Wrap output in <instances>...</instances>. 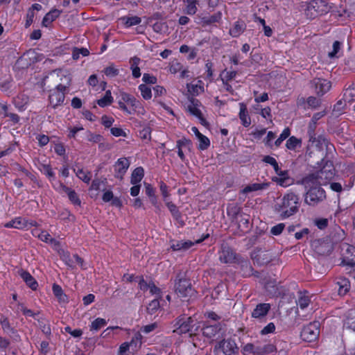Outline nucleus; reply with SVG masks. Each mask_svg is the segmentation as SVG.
<instances>
[{"instance_id":"1","label":"nucleus","mask_w":355,"mask_h":355,"mask_svg":"<svg viewBox=\"0 0 355 355\" xmlns=\"http://www.w3.org/2000/svg\"><path fill=\"white\" fill-rule=\"evenodd\" d=\"M299 206L298 196L293 192H288L277 200L275 207L282 218H287L297 212Z\"/></svg>"},{"instance_id":"2","label":"nucleus","mask_w":355,"mask_h":355,"mask_svg":"<svg viewBox=\"0 0 355 355\" xmlns=\"http://www.w3.org/2000/svg\"><path fill=\"white\" fill-rule=\"evenodd\" d=\"M302 184L307 190L304 202L310 206H315L326 198L325 191L320 186L315 184L313 176H307L302 180Z\"/></svg>"},{"instance_id":"3","label":"nucleus","mask_w":355,"mask_h":355,"mask_svg":"<svg viewBox=\"0 0 355 355\" xmlns=\"http://www.w3.org/2000/svg\"><path fill=\"white\" fill-rule=\"evenodd\" d=\"M329 12H334L333 6L324 0H314L309 2L305 9L308 18L313 19Z\"/></svg>"},{"instance_id":"4","label":"nucleus","mask_w":355,"mask_h":355,"mask_svg":"<svg viewBox=\"0 0 355 355\" xmlns=\"http://www.w3.org/2000/svg\"><path fill=\"white\" fill-rule=\"evenodd\" d=\"M118 105L120 110L127 114L136 112L137 108L140 107V102L132 95L123 91L119 92Z\"/></svg>"},{"instance_id":"5","label":"nucleus","mask_w":355,"mask_h":355,"mask_svg":"<svg viewBox=\"0 0 355 355\" xmlns=\"http://www.w3.org/2000/svg\"><path fill=\"white\" fill-rule=\"evenodd\" d=\"M335 175V170L333 164L327 162L321 170L315 174L310 175L315 179V184L319 186L327 185L333 179Z\"/></svg>"},{"instance_id":"6","label":"nucleus","mask_w":355,"mask_h":355,"mask_svg":"<svg viewBox=\"0 0 355 355\" xmlns=\"http://www.w3.org/2000/svg\"><path fill=\"white\" fill-rule=\"evenodd\" d=\"M51 78L55 82L58 83L56 85L58 89L66 90V89L70 85L71 80V73L67 69H56L53 71L50 74Z\"/></svg>"},{"instance_id":"7","label":"nucleus","mask_w":355,"mask_h":355,"mask_svg":"<svg viewBox=\"0 0 355 355\" xmlns=\"http://www.w3.org/2000/svg\"><path fill=\"white\" fill-rule=\"evenodd\" d=\"M319 327L320 323L317 321L311 322L305 326L301 332L302 340L306 342L315 341L320 334Z\"/></svg>"},{"instance_id":"8","label":"nucleus","mask_w":355,"mask_h":355,"mask_svg":"<svg viewBox=\"0 0 355 355\" xmlns=\"http://www.w3.org/2000/svg\"><path fill=\"white\" fill-rule=\"evenodd\" d=\"M175 290L178 296L180 298H187L193 294V290L187 279H179L175 284Z\"/></svg>"},{"instance_id":"9","label":"nucleus","mask_w":355,"mask_h":355,"mask_svg":"<svg viewBox=\"0 0 355 355\" xmlns=\"http://www.w3.org/2000/svg\"><path fill=\"white\" fill-rule=\"evenodd\" d=\"M141 345V336L137 334L130 343H122L119 349L118 355H127V352L131 349L132 352L137 350Z\"/></svg>"},{"instance_id":"10","label":"nucleus","mask_w":355,"mask_h":355,"mask_svg":"<svg viewBox=\"0 0 355 355\" xmlns=\"http://www.w3.org/2000/svg\"><path fill=\"white\" fill-rule=\"evenodd\" d=\"M275 173L277 176L273 177L272 180L282 187H287L294 183V180L290 177L288 171L286 170L282 171L278 168Z\"/></svg>"},{"instance_id":"11","label":"nucleus","mask_w":355,"mask_h":355,"mask_svg":"<svg viewBox=\"0 0 355 355\" xmlns=\"http://www.w3.org/2000/svg\"><path fill=\"white\" fill-rule=\"evenodd\" d=\"M201 107L202 104L200 101L193 97H189L188 102L184 105L186 111L199 119H202Z\"/></svg>"},{"instance_id":"12","label":"nucleus","mask_w":355,"mask_h":355,"mask_svg":"<svg viewBox=\"0 0 355 355\" xmlns=\"http://www.w3.org/2000/svg\"><path fill=\"white\" fill-rule=\"evenodd\" d=\"M130 161L126 157H121L115 162L114 165V176L122 180L130 166Z\"/></svg>"},{"instance_id":"13","label":"nucleus","mask_w":355,"mask_h":355,"mask_svg":"<svg viewBox=\"0 0 355 355\" xmlns=\"http://www.w3.org/2000/svg\"><path fill=\"white\" fill-rule=\"evenodd\" d=\"M192 322L191 317L187 318L184 317L178 318L175 324L177 327L173 330V332L180 335L188 333L191 329Z\"/></svg>"},{"instance_id":"14","label":"nucleus","mask_w":355,"mask_h":355,"mask_svg":"<svg viewBox=\"0 0 355 355\" xmlns=\"http://www.w3.org/2000/svg\"><path fill=\"white\" fill-rule=\"evenodd\" d=\"M208 236V234L202 239H197L195 242L191 241H173L171 244V248L174 251L187 250L189 249L194 243H199L202 241L205 238Z\"/></svg>"},{"instance_id":"15","label":"nucleus","mask_w":355,"mask_h":355,"mask_svg":"<svg viewBox=\"0 0 355 355\" xmlns=\"http://www.w3.org/2000/svg\"><path fill=\"white\" fill-rule=\"evenodd\" d=\"M218 347L222 349L225 355H234L238 352V347L234 340H223L218 343Z\"/></svg>"},{"instance_id":"16","label":"nucleus","mask_w":355,"mask_h":355,"mask_svg":"<svg viewBox=\"0 0 355 355\" xmlns=\"http://www.w3.org/2000/svg\"><path fill=\"white\" fill-rule=\"evenodd\" d=\"M313 85L315 88V91L319 96L324 95L331 88V83L322 78H315L313 81Z\"/></svg>"},{"instance_id":"17","label":"nucleus","mask_w":355,"mask_h":355,"mask_svg":"<svg viewBox=\"0 0 355 355\" xmlns=\"http://www.w3.org/2000/svg\"><path fill=\"white\" fill-rule=\"evenodd\" d=\"M222 17L221 12H218L213 15H198L196 18V22L203 26L211 25L214 23L218 22Z\"/></svg>"},{"instance_id":"18","label":"nucleus","mask_w":355,"mask_h":355,"mask_svg":"<svg viewBox=\"0 0 355 355\" xmlns=\"http://www.w3.org/2000/svg\"><path fill=\"white\" fill-rule=\"evenodd\" d=\"M29 225H34V224L32 222L28 223L25 218L21 217L15 218L3 225V226L7 228H16L19 230L25 229Z\"/></svg>"},{"instance_id":"19","label":"nucleus","mask_w":355,"mask_h":355,"mask_svg":"<svg viewBox=\"0 0 355 355\" xmlns=\"http://www.w3.org/2000/svg\"><path fill=\"white\" fill-rule=\"evenodd\" d=\"M64 91L58 89L57 87L49 95V101L51 105L55 107L64 102Z\"/></svg>"},{"instance_id":"20","label":"nucleus","mask_w":355,"mask_h":355,"mask_svg":"<svg viewBox=\"0 0 355 355\" xmlns=\"http://www.w3.org/2000/svg\"><path fill=\"white\" fill-rule=\"evenodd\" d=\"M235 253L228 247H223L220 252L219 259L225 263H230L235 260Z\"/></svg>"},{"instance_id":"21","label":"nucleus","mask_w":355,"mask_h":355,"mask_svg":"<svg viewBox=\"0 0 355 355\" xmlns=\"http://www.w3.org/2000/svg\"><path fill=\"white\" fill-rule=\"evenodd\" d=\"M188 92L193 96H198L204 92V83L202 80H197L187 85Z\"/></svg>"},{"instance_id":"22","label":"nucleus","mask_w":355,"mask_h":355,"mask_svg":"<svg viewBox=\"0 0 355 355\" xmlns=\"http://www.w3.org/2000/svg\"><path fill=\"white\" fill-rule=\"evenodd\" d=\"M55 188L60 191H63L66 193L69 200L74 205H79L80 204V200L74 191L71 190L69 188L67 187L66 186L63 185L62 183L60 182L58 183V187Z\"/></svg>"},{"instance_id":"23","label":"nucleus","mask_w":355,"mask_h":355,"mask_svg":"<svg viewBox=\"0 0 355 355\" xmlns=\"http://www.w3.org/2000/svg\"><path fill=\"white\" fill-rule=\"evenodd\" d=\"M19 275L32 290L35 291L37 289L38 284L28 272L21 270L19 272Z\"/></svg>"},{"instance_id":"24","label":"nucleus","mask_w":355,"mask_h":355,"mask_svg":"<svg viewBox=\"0 0 355 355\" xmlns=\"http://www.w3.org/2000/svg\"><path fill=\"white\" fill-rule=\"evenodd\" d=\"M270 309V304L262 303L257 305L252 313V316L255 318H260L265 316Z\"/></svg>"},{"instance_id":"25","label":"nucleus","mask_w":355,"mask_h":355,"mask_svg":"<svg viewBox=\"0 0 355 355\" xmlns=\"http://www.w3.org/2000/svg\"><path fill=\"white\" fill-rule=\"evenodd\" d=\"M61 14V11L58 9H53L50 10L42 19V25L45 27H49L51 23L55 21Z\"/></svg>"},{"instance_id":"26","label":"nucleus","mask_w":355,"mask_h":355,"mask_svg":"<svg viewBox=\"0 0 355 355\" xmlns=\"http://www.w3.org/2000/svg\"><path fill=\"white\" fill-rule=\"evenodd\" d=\"M338 293L340 295H345L350 288V283L346 278L340 277L336 283Z\"/></svg>"},{"instance_id":"27","label":"nucleus","mask_w":355,"mask_h":355,"mask_svg":"<svg viewBox=\"0 0 355 355\" xmlns=\"http://www.w3.org/2000/svg\"><path fill=\"white\" fill-rule=\"evenodd\" d=\"M221 329L220 324L214 325H207L202 329V334L209 338H214Z\"/></svg>"},{"instance_id":"28","label":"nucleus","mask_w":355,"mask_h":355,"mask_svg":"<svg viewBox=\"0 0 355 355\" xmlns=\"http://www.w3.org/2000/svg\"><path fill=\"white\" fill-rule=\"evenodd\" d=\"M32 234L34 236L37 237L44 242L51 243L56 242L46 231L35 229L32 231Z\"/></svg>"},{"instance_id":"29","label":"nucleus","mask_w":355,"mask_h":355,"mask_svg":"<svg viewBox=\"0 0 355 355\" xmlns=\"http://www.w3.org/2000/svg\"><path fill=\"white\" fill-rule=\"evenodd\" d=\"M246 28V25L243 21H236L232 27L230 29V34L234 37H237L241 35Z\"/></svg>"},{"instance_id":"30","label":"nucleus","mask_w":355,"mask_h":355,"mask_svg":"<svg viewBox=\"0 0 355 355\" xmlns=\"http://www.w3.org/2000/svg\"><path fill=\"white\" fill-rule=\"evenodd\" d=\"M73 171L75 172L76 176L84 182L89 183L90 182L92 174L89 171L76 166L73 168Z\"/></svg>"},{"instance_id":"31","label":"nucleus","mask_w":355,"mask_h":355,"mask_svg":"<svg viewBox=\"0 0 355 355\" xmlns=\"http://www.w3.org/2000/svg\"><path fill=\"white\" fill-rule=\"evenodd\" d=\"M239 118L243 126L248 127L251 124V119L248 115L247 107L243 103H240Z\"/></svg>"},{"instance_id":"32","label":"nucleus","mask_w":355,"mask_h":355,"mask_svg":"<svg viewBox=\"0 0 355 355\" xmlns=\"http://www.w3.org/2000/svg\"><path fill=\"white\" fill-rule=\"evenodd\" d=\"M28 96L19 94L14 98V104L18 110H23L28 103Z\"/></svg>"},{"instance_id":"33","label":"nucleus","mask_w":355,"mask_h":355,"mask_svg":"<svg viewBox=\"0 0 355 355\" xmlns=\"http://www.w3.org/2000/svg\"><path fill=\"white\" fill-rule=\"evenodd\" d=\"M268 183H253L246 186L243 190V193H248L252 191L263 190L268 187Z\"/></svg>"},{"instance_id":"34","label":"nucleus","mask_w":355,"mask_h":355,"mask_svg":"<svg viewBox=\"0 0 355 355\" xmlns=\"http://www.w3.org/2000/svg\"><path fill=\"white\" fill-rule=\"evenodd\" d=\"M53 293L54 295L57 297L58 300L60 303H67L68 301L67 295L63 293L62 288L58 285L54 284L53 285Z\"/></svg>"},{"instance_id":"35","label":"nucleus","mask_w":355,"mask_h":355,"mask_svg":"<svg viewBox=\"0 0 355 355\" xmlns=\"http://www.w3.org/2000/svg\"><path fill=\"white\" fill-rule=\"evenodd\" d=\"M144 171L142 167L136 168L132 173L130 182L132 184H139L144 178Z\"/></svg>"},{"instance_id":"36","label":"nucleus","mask_w":355,"mask_h":355,"mask_svg":"<svg viewBox=\"0 0 355 355\" xmlns=\"http://www.w3.org/2000/svg\"><path fill=\"white\" fill-rule=\"evenodd\" d=\"M165 204L166 206L169 209L173 218L175 219L176 220H180L182 218V215L180 211L178 210L177 206L171 201H170L168 199H165Z\"/></svg>"},{"instance_id":"37","label":"nucleus","mask_w":355,"mask_h":355,"mask_svg":"<svg viewBox=\"0 0 355 355\" xmlns=\"http://www.w3.org/2000/svg\"><path fill=\"white\" fill-rule=\"evenodd\" d=\"M310 301V296L308 293H300L297 304L300 307V309H304L309 306Z\"/></svg>"},{"instance_id":"38","label":"nucleus","mask_w":355,"mask_h":355,"mask_svg":"<svg viewBox=\"0 0 355 355\" xmlns=\"http://www.w3.org/2000/svg\"><path fill=\"white\" fill-rule=\"evenodd\" d=\"M112 102L113 97L112 96V93L110 90H107L104 96L97 101V104L100 107H104L110 105Z\"/></svg>"},{"instance_id":"39","label":"nucleus","mask_w":355,"mask_h":355,"mask_svg":"<svg viewBox=\"0 0 355 355\" xmlns=\"http://www.w3.org/2000/svg\"><path fill=\"white\" fill-rule=\"evenodd\" d=\"M275 350V347L272 344H266L263 346H257V355H266Z\"/></svg>"},{"instance_id":"40","label":"nucleus","mask_w":355,"mask_h":355,"mask_svg":"<svg viewBox=\"0 0 355 355\" xmlns=\"http://www.w3.org/2000/svg\"><path fill=\"white\" fill-rule=\"evenodd\" d=\"M107 324V321L101 318L95 319L90 325V330L97 331Z\"/></svg>"},{"instance_id":"41","label":"nucleus","mask_w":355,"mask_h":355,"mask_svg":"<svg viewBox=\"0 0 355 355\" xmlns=\"http://www.w3.org/2000/svg\"><path fill=\"white\" fill-rule=\"evenodd\" d=\"M185 12L190 15H193L197 12V1L196 0H187L186 1Z\"/></svg>"},{"instance_id":"42","label":"nucleus","mask_w":355,"mask_h":355,"mask_svg":"<svg viewBox=\"0 0 355 355\" xmlns=\"http://www.w3.org/2000/svg\"><path fill=\"white\" fill-rule=\"evenodd\" d=\"M139 90L141 92V95L145 100H149L152 97V91L150 87L145 84H141L139 86Z\"/></svg>"},{"instance_id":"43","label":"nucleus","mask_w":355,"mask_h":355,"mask_svg":"<svg viewBox=\"0 0 355 355\" xmlns=\"http://www.w3.org/2000/svg\"><path fill=\"white\" fill-rule=\"evenodd\" d=\"M40 171L49 178L50 180L55 179V173L49 164H42L40 167Z\"/></svg>"},{"instance_id":"44","label":"nucleus","mask_w":355,"mask_h":355,"mask_svg":"<svg viewBox=\"0 0 355 355\" xmlns=\"http://www.w3.org/2000/svg\"><path fill=\"white\" fill-rule=\"evenodd\" d=\"M301 141L295 137H291L286 141V146L289 150H295L300 146Z\"/></svg>"},{"instance_id":"45","label":"nucleus","mask_w":355,"mask_h":355,"mask_svg":"<svg viewBox=\"0 0 355 355\" xmlns=\"http://www.w3.org/2000/svg\"><path fill=\"white\" fill-rule=\"evenodd\" d=\"M197 139L199 141L198 148L200 150H204L208 148V147L210 145V141L208 139V137H207L204 135H201L198 137H197Z\"/></svg>"},{"instance_id":"46","label":"nucleus","mask_w":355,"mask_h":355,"mask_svg":"<svg viewBox=\"0 0 355 355\" xmlns=\"http://www.w3.org/2000/svg\"><path fill=\"white\" fill-rule=\"evenodd\" d=\"M123 21H124L125 24L127 27H130L132 26L137 25L141 23V19L140 17L137 16H132L130 17H123Z\"/></svg>"},{"instance_id":"47","label":"nucleus","mask_w":355,"mask_h":355,"mask_svg":"<svg viewBox=\"0 0 355 355\" xmlns=\"http://www.w3.org/2000/svg\"><path fill=\"white\" fill-rule=\"evenodd\" d=\"M103 72L108 77H115L119 71L114 64H110L104 69Z\"/></svg>"},{"instance_id":"48","label":"nucleus","mask_w":355,"mask_h":355,"mask_svg":"<svg viewBox=\"0 0 355 355\" xmlns=\"http://www.w3.org/2000/svg\"><path fill=\"white\" fill-rule=\"evenodd\" d=\"M289 135H290V130H289V128H286L282 131V132L281 133L279 137L275 141L274 144H275V147H279L282 144V141L284 140H285L287 137H288Z\"/></svg>"},{"instance_id":"49","label":"nucleus","mask_w":355,"mask_h":355,"mask_svg":"<svg viewBox=\"0 0 355 355\" xmlns=\"http://www.w3.org/2000/svg\"><path fill=\"white\" fill-rule=\"evenodd\" d=\"M257 346H254L252 343H248L243 346L242 349V353L244 355L248 354H252L253 355H257Z\"/></svg>"},{"instance_id":"50","label":"nucleus","mask_w":355,"mask_h":355,"mask_svg":"<svg viewBox=\"0 0 355 355\" xmlns=\"http://www.w3.org/2000/svg\"><path fill=\"white\" fill-rule=\"evenodd\" d=\"M159 308V302L157 299H155L152 300L148 307V311L150 314H153Z\"/></svg>"},{"instance_id":"51","label":"nucleus","mask_w":355,"mask_h":355,"mask_svg":"<svg viewBox=\"0 0 355 355\" xmlns=\"http://www.w3.org/2000/svg\"><path fill=\"white\" fill-rule=\"evenodd\" d=\"M263 162L271 165L275 171L278 168H279V166H278V163L276 161V159L271 157V156H269V155H266L263 158Z\"/></svg>"},{"instance_id":"52","label":"nucleus","mask_w":355,"mask_h":355,"mask_svg":"<svg viewBox=\"0 0 355 355\" xmlns=\"http://www.w3.org/2000/svg\"><path fill=\"white\" fill-rule=\"evenodd\" d=\"M284 227L285 225L284 223H279L271 228L270 232L272 234L275 236L279 235L282 232Z\"/></svg>"},{"instance_id":"53","label":"nucleus","mask_w":355,"mask_h":355,"mask_svg":"<svg viewBox=\"0 0 355 355\" xmlns=\"http://www.w3.org/2000/svg\"><path fill=\"white\" fill-rule=\"evenodd\" d=\"M275 330V326L273 322L268 323L261 331V334L266 335L274 332Z\"/></svg>"},{"instance_id":"54","label":"nucleus","mask_w":355,"mask_h":355,"mask_svg":"<svg viewBox=\"0 0 355 355\" xmlns=\"http://www.w3.org/2000/svg\"><path fill=\"white\" fill-rule=\"evenodd\" d=\"M191 146V141L189 139H187L185 138H183L182 139H179L177 141L176 146L178 148L182 149L183 147H187L188 148H190Z\"/></svg>"},{"instance_id":"55","label":"nucleus","mask_w":355,"mask_h":355,"mask_svg":"<svg viewBox=\"0 0 355 355\" xmlns=\"http://www.w3.org/2000/svg\"><path fill=\"white\" fill-rule=\"evenodd\" d=\"M315 225L320 230L326 228L328 225V220L326 218H318L315 220Z\"/></svg>"},{"instance_id":"56","label":"nucleus","mask_w":355,"mask_h":355,"mask_svg":"<svg viewBox=\"0 0 355 355\" xmlns=\"http://www.w3.org/2000/svg\"><path fill=\"white\" fill-rule=\"evenodd\" d=\"M112 135L115 137H125L126 134L123 130L120 128L113 127L110 129Z\"/></svg>"},{"instance_id":"57","label":"nucleus","mask_w":355,"mask_h":355,"mask_svg":"<svg viewBox=\"0 0 355 355\" xmlns=\"http://www.w3.org/2000/svg\"><path fill=\"white\" fill-rule=\"evenodd\" d=\"M142 80L148 84H155L157 82L156 77L150 76L148 73H144L142 77Z\"/></svg>"},{"instance_id":"58","label":"nucleus","mask_w":355,"mask_h":355,"mask_svg":"<svg viewBox=\"0 0 355 355\" xmlns=\"http://www.w3.org/2000/svg\"><path fill=\"white\" fill-rule=\"evenodd\" d=\"M148 288L152 295H155L156 297H161V290L154 284H149Z\"/></svg>"},{"instance_id":"59","label":"nucleus","mask_w":355,"mask_h":355,"mask_svg":"<svg viewBox=\"0 0 355 355\" xmlns=\"http://www.w3.org/2000/svg\"><path fill=\"white\" fill-rule=\"evenodd\" d=\"M87 139L89 141L94 142V143H98L101 142L102 140V137L100 135L93 134L91 132L88 133L87 135Z\"/></svg>"},{"instance_id":"60","label":"nucleus","mask_w":355,"mask_h":355,"mask_svg":"<svg viewBox=\"0 0 355 355\" xmlns=\"http://www.w3.org/2000/svg\"><path fill=\"white\" fill-rule=\"evenodd\" d=\"M340 49V43L338 41H336L333 44V50L332 51L329 53V56L330 58H334L336 56L337 53L339 51Z\"/></svg>"},{"instance_id":"61","label":"nucleus","mask_w":355,"mask_h":355,"mask_svg":"<svg viewBox=\"0 0 355 355\" xmlns=\"http://www.w3.org/2000/svg\"><path fill=\"white\" fill-rule=\"evenodd\" d=\"M223 77L222 79H224L225 81H229L234 79L236 76V72L235 71H225L223 73Z\"/></svg>"},{"instance_id":"62","label":"nucleus","mask_w":355,"mask_h":355,"mask_svg":"<svg viewBox=\"0 0 355 355\" xmlns=\"http://www.w3.org/2000/svg\"><path fill=\"white\" fill-rule=\"evenodd\" d=\"M69 133L68 135L69 137L74 138L78 132L83 130V127L82 125H77V126H74L73 128H69Z\"/></svg>"},{"instance_id":"63","label":"nucleus","mask_w":355,"mask_h":355,"mask_svg":"<svg viewBox=\"0 0 355 355\" xmlns=\"http://www.w3.org/2000/svg\"><path fill=\"white\" fill-rule=\"evenodd\" d=\"M344 96H345L346 99H348L349 101H354L355 97V89L354 88H349L348 89Z\"/></svg>"},{"instance_id":"64","label":"nucleus","mask_w":355,"mask_h":355,"mask_svg":"<svg viewBox=\"0 0 355 355\" xmlns=\"http://www.w3.org/2000/svg\"><path fill=\"white\" fill-rule=\"evenodd\" d=\"M347 328L351 329L355 331V319L354 318H347L344 324Z\"/></svg>"}]
</instances>
